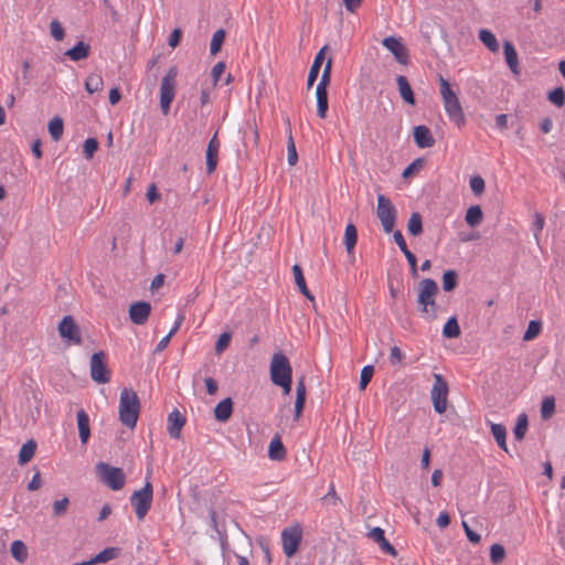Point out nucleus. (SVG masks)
I'll return each instance as SVG.
<instances>
[{"instance_id": "nucleus-39", "label": "nucleus", "mask_w": 565, "mask_h": 565, "mask_svg": "<svg viewBox=\"0 0 565 565\" xmlns=\"http://www.w3.org/2000/svg\"><path fill=\"white\" fill-rule=\"evenodd\" d=\"M10 551L13 558L20 563H23L28 558V550L22 541H13Z\"/></svg>"}, {"instance_id": "nucleus-19", "label": "nucleus", "mask_w": 565, "mask_h": 565, "mask_svg": "<svg viewBox=\"0 0 565 565\" xmlns=\"http://www.w3.org/2000/svg\"><path fill=\"white\" fill-rule=\"evenodd\" d=\"M503 53H504L505 62H507L510 71L514 75H520L521 68L519 65L518 53H516L513 44L510 41H504Z\"/></svg>"}, {"instance_id": "nucleus-27", "label": "nucleus", "mask_w": 565, "mask_h": 565, "mask_svg": "<svg viewBox=\"0 0 565 565\" xmlns=\"http://www.w3.org/2000/svg\"><path fill=\"white\" fill-rule=\"evenodd\" d=\"M491 434L493 435L498 446L503 451L508 452L507 445V429L502 424L490 423Z\"/></svg>"}, {"instance_id": "nucleus-45", "label": "nucleus", "mask_w": 565, "mask_h": 565, "mask_svg": "<svg viewBox=\"0 0 565 565\" xmlns=\"http://www.w3.org/2000/svg\"><path fill=\"white\" fill-rule=\"evenodd\" d=\"M332 60L329 58L324 65L321 78L317 85L318 89H327L331 79Z\"/></svg>"}, {"instance_id": "nucleus-2", "label": "nucleus", "mask_w": 565, "mask_h": 565, "mask_svg": "<svg viewBox=\"0 0 565 565\" xmlns=\"http://www.w3.org/2000/svg\"><path fill=\"white\" fill-rule=\"evenodd\" d=\"M438 294V285L431 278H424L418 284L417 302L420 307V312L426 320H435L437 318L438 305L436 303V296Z\"/></svg>"}, {"instance_id": "nucleus-1", "label": "nucleus", "mask_w": 565, "mask_h": 565, "mask_svg": "<svg viewBox=\"0 0 565 565\" xmlns=\"http://www.w3.org/2000/svg\"><path fill=\"white\" fill-rule=\"evenodd\" d=\"M438 82L445 113L451 122H454L458 128H461L466 124V117L458 95L451 89L450 84L446 78L439 76Z\"/></svg>"}, {"instance_id": "nucleus-9", "label": "nucleus", "mask_w": 565, "mask_h": 565, "mask_svg": "<svg viewBox=\"0 0 565 565\" xmlns=\"http://www.w3.org/2000/svg\"><path fill=\"white\" fill-rule=\"evenodd\" d=\"M97 472L102 481L111 490H120L125 484V473L120 468L111 467L105 462H98Z\"/></svg>"}, {"instance_id": "nucleus-51", "label": "nucleus", "mask_w": 565, "mask_h": 565, "mask_svg": "<svg viewBox=\"0 0 565 565\" xmlns=\"http://www.w3.org/2000/svg\"><path fill=\"white\" fill-rule=\"evenodd\" d=\"M98 149V141L95 138H87L83 146V152L86 159L93 158L94 153Z\"/></svg>"}, {"instance_id": "nucleus-40", "label": "nucleus", "mask_w": 565, "mask_h": 565, "mask_svg": "<svg viewBox=\"0 0 565 565\" xmlns=\"http://www.w3.org/2000/svg\"><path fill=\"white\" fill-rule=\"evenodd\" d=\"M408 233L413 236H417L423 231L422 216L418 212L412 213L407 223Z\"/></svg>"}, {"instance_id": "nucleus-49", "label": "nucleus", "mask_w": 565, "mask_h": 565, "mask_svg": "<svg viewBox=\"0 0 565 565\" xmlns=\"http://www.w3.org/2000/svg\"><path fill=\"white\" fill-rule=\"evenodd\" d=\"M470 189L473 194L480 195L484 192L486 183L484 180L480 175H473L469 181Z\"/></svg>"}, {"instance_id": "nucleus-30", "label": "nucleus", "mask_w": 565, "mask_h": 565, "mask_svg": "<svg viewBox=\"0 0 565 565\" xmlns=\"http://www.w3.org/2000/svg\"><path fill=\"white\" fill-rule=\"evenodd\" d=\"M36 443L33 439L24 443L19 452V463L21 466L28 463L34 457Z\"/></svg>"}, {"instance_id": "nucleus-17", "label": "nucleus", "mask_w": 565, "mask_h": 565, "mask_svg": "<svg viewBox=\"0 0 565 565\" xmlns=\"http://www.w3.org/2000/svg\"><path fill=\"white\" fill-rule=\"evenodd\" d=\"M414 140L422 149L430 148L435 145V138L433 137L430 129L424 125H419L414 128Z\"/></svg>"}, {"instance_id": "nucleus-24", "label": "nucleus", "mask_w": 565, "mask_h": 565, "mask_svg": "<svg viewBox=\"0 0 565 565\" xmlns=\"http://www.w3.org/2000/svg\"><path fill=\"white\" fill-rule=\"evenodd\" d=\"M89 45L83 41H79L76 45L65 52V55L74 62L82 61L89 55Z\"/></svg>"}, {"instance_id": "nucleus-13", "label": "nucleus", "mask_w": 565, "mask_h": 565, "mask_svg": "<svg viewBox=\"0 0 565 565\" xmlns=\"http://www.w3.org/2000/svg\"><path fill=\"white\" fill-rule=\"evenodd\" d=\"M382 44L394 55L399 64L407 65L409 63L408 51L399 38L386 36L383 39Z\"/></svg>"}, {"instance_id": "nucleus-52", "label": "nucleus", "mask_w": 565, "mask_h": 565, "mask_svg": "<svg viewBox=\"0 0 565 565\" xmlns=\"http://www.w3.org/2000/svg\"><path fill=\"white\" fill-rule=\"evenodd\" d=\"M374 374V367L372 365H365L360 374V388L364 390L366 385L371 382L372 376Z\"/></svg>"}, {"instance_id": "nucleus-60", "label": "nucleus", "mask_w": 565, "mask_h": 565, "mask_svg": "<svg viewBox=\"0 0 565 565\" xmlns=\"http://www.w3.org/2000/svg\"><path fill=\"white\" fill-rule=\"evenodd\" d=\"M305 403H306V397L296 396L295 416H294L295 420H298L300 418Z\"/></svg>"}, {"instance_id": "nucleus-36", "label": "nucleus", "mask_w": 565, "mask_h": 565, "mask_svg": "<svg viewBox=\"0 0 565 565\" xmlns=\"http://www.w3.org/2000/svg\"><path fill=\"white\" fill-rule=\"evenodd\" d=\"M460 333L461 331L457 318H449L443 328V335L447 339H456Z\"/></svg>"}, {"instance_id": "nucleus-18", "label": "nucleus", "mask_w": 565, "mask_h": 565, "mask_svg": "<svg viewBox=\"0 0 565 565\" xmlns=\"http://www.w3.org/2000/svg\"><path fill=\"white\" fill-rule=\"evenodd\" d=\"M393 239L398 245L401 252L405 255L412 271L415 274L416 273V268H417V258L408 249L402 232L398 231V230L393 232Z\"/></svg>"}, {"instance_id": "nucleus-34", "label": "nucleus", "mask_w": 565, "mask_h": 565, "mask_svg": "<svg viewBox=\"0 0 565 565\" xmlns=\"http://www.w3.org/2000/svg\"><path fill=\"white\" fill-rule=\"evenodd\" d=\"M356 241H358L356 227L352 223H349L345 226V232H344V245H345L347 252L349 254L353 253Z\"/></svg>"}, {"instance_id": "nucleus-5", "label": "nucleus", "mask_w": 565, "mask_h": 565, "mask_svg": "<svg viewBox=\"0 0 565 565\" xmlns=\"http://www.w3.org/2000/svg\"><path fill=\"white\" fill-rule=\"evenodd\" d=\"M153 498L152 484L147 481L142 489L135 491L130 497L131 505L138 520H143L151 508Z\"/></svg>"}, {"instance_id": "nucleus-35", "label": "nucleus", "mask_w": 565, "mask_h": 565, "mask_svg": "<svg viewBox=\"0 0 565 565\" xmlns=\"http://www.w3.org/2000/svg\"><path fill=\"white\" fill-rule=\"evenodd\" d=\"M317 98V115L320 118H326L328 111V92L327 89L316 88Z\"/></svg>"}, {"instance_id": "nucleus-26", "label": "nucleus", "mask_w": 565, "mask_h": 565, "mask_svg": "<svg viewBox=\"0 0 565 565\" xmlns=\"http://www.w3.org/2000/svg\"><path fill=\"white\" fill-rule=\"evenodd\" d=\"M396 83L403 100L408 105H415V97L407 78L404 75H398Z\"/></svg>"}, {"instance_id": "nucleus-4", "label": "nucleus", "mask_w": 565, "mask_h": 565, "mask_svg": "<svg viewBox=\"0 0 565 565\" xmlns=\"http://www.w3.org/2000/svg\"><path fill=\"white\" fill-rule=\"evenodd\" d=\"M178 76V70L175 66H171L167 74L163 76L160 85V108L163 115H167L170 110V105L175 96V79Z\"/></svg>"}, {"instance_id": "nucleus-53", "label": "nucleus", "mask_w": 565, "mask_h": 565, "mask_svg": "<svg viewBox=\"0 0 565 565\" xmlns=\"http://www.w3.org/2000/svg\"><path fill=\"white\" fill-rule=\"evenodd\" d=\"M50 32H51V35L56 41H62L64 39V36H65L64 28L61 24V22L57 21V20H52L51 21V23H50Z\"/></svg>"}, {"instance_id": "nucleus-38", "label": "nucleus", "mask_w": 565, "mask_h": 565, "mask_svg": "<svg viewBox=\"0 0 565 565\" xmlns=\"http://www.w3.org/2000/svg\"><path fill=\"white\" fill-rule=\"evenodd\" d=\"M49 132L54 141H58L62 138L64 124L63 119L58 116L52 118L49 122Z\"/></svg>"}, {"instance_id": "nucleus-22", "label": "nucleus", "mask_w": 565, "mask_h": 565, "mask_svg": "<svg viewBox=\"0 0 565 565\" xmlns=\"http://www.w3.org/2000/svg\"><path fill=\"white\" fill-rule=\"evenodd\" d=\"M233 413V402L231 397L224 398L218 402L214 408L215 419L218 422H226L230 419Z\"/></svg>"}, {"instance_id": "nucleus-63", "label": "nucleus", "mask_w": 565, "mask_h": 565, "mask_svg": "<svg viewBox=\"0 0 565 565\" xmlns=\"http://www.w3.org/2000/svg\"><path fill=\"white\" fill-rule=\"evenodd\" d=\"M449 523H450V518H449L448 513L447 512H440L439 515L436 519V524L440 529H444V527L448 526Z\"/></svg>"}, {"instance_id": "nucleus-62", "label": "nucleus", "mask_w": 565, "mask_h": 565, "mask_svg": "<svg viewBox=\"0 0 565 565\" xmlns=\"http://www.w3.org/2000/svg\"><path fill=\"white\" fill-rule=\"evenodd\" d=\"M204 383H205V386H206V392L209 395H214L216 392H217V383L214 379L212 377H206L204 380Z\"/></svg>"}, {"instance_id": "nucleus-37", "label": "nucleus", "mask_w": 565, "mask_h": 565, "mask_svg": "<svg viewBox=\"0 0 565 565\" xmlns=\"http://www.w3.org/2000/svg\"><path fill=\"white\" fill-rule=\"evenodd\" d=\"M103 86H104V79H103L102 75L93 73L86 77L85 89L89 94L99 92L103 88Z\"/></svg>"}, {"instance_id": "nucleus-29", "label": "nucleus", "mask_w": 565, "mask_h": 565, "mask_svg": "<svg viewBox=\"0 0 565 565\" xmlns=\"http://www.w3.org/2000/svg\"><path fill=\"white\" fill-rule=\"evenodd\" d=\"M479 40L488 47L489 51L495 53L499 51V42L495 35L488 29H481L479 31Z\"/></svg>"}, {"instance_id": "nucleus-21", "label": "nucleus", "mask_w": 565, "mask_h": 565, "mask_svg": "<svg viewBox=\"0 0 565 565\" xmlns=\"http://www.w3.org/2000/svg\"><path fill=\"white\" fill-rule=\"evenodd\" d=\"M220 142L217 141L216 135L210 140L206 149V169L211 173L215 170L217 164Z\"/></svg>"}, {"instance_id": "nucleus-32", "label": "nucleus", "mask_w": 565, "mask_h": 565, "mask_svg": "<svg viewBox=\"0 0 565 565\" xmlns=\"http://www.w3.org/2000/svg\"><path fill=\"white\" fill-rule=\"evenodd\" d=\"M529 427V419L525 413H521L516 417V423L513 428L514 438L519 441L523 440Z\"/></svg>"}, {"instance_id": "nucleus-6", "label": "nucleus", "mask_w": 565, "mask_h": 565, "mask_svg": "<svg viewBox=\"0 0 565 565\" xmlns=\"http://www.w3.org/2000/svg\"><path fill=\"white\" fill-rule=\"evenodd\" d=\"M376 215L382 224L384 232L387 234L392 233L395 225L397 211L392 201L384 194H379L377 196Z\"/></svg>"}, {"instance_id": "nucleus-57", "label": "nucleus", "mask_w": 565, "mask_h": 565, "mask_svg": "<svg viewBox=\"0 0 565 565\" xmlns=\"http://www.w3.org/2000/svg\"><path fill=\"white\" fill-rule=\"evenodd\" d=\"M423 167V160L416 159L411 164H408L405 170L403 171L402 175L403 178H408L412 175L415 171L419 170Z\"/></svg>"}, {"instance_id": "nucleus-23", "label": "nucleus", "mask_w": 565, "mask_h": 565, "mask_svg": "<svg viewBox=\"0 0 565 565\" xmlns=\"http://www.w3.org/2000/svg\"><path fill=\"white\" fill-rule=\"evenodd\" d=\"M292 274H294V278H295V284L296 286L298 287L299 291L310 301H313L315 300V297L309 291L307 285H306V279H305V276L302 274V269L301 267L298 265V264H295L292 266Z\"/></svg>"}, {"instance_id": "nucleus-46", "label": "nucleus", "mask_w": 565, "mask_h": 565, "mask_svg": "<svg viewBox=\"0 0 565 565\" xmlns=\"http://www.w3.org/2000/svg\"><path fill=\"white\" fill-rule=\"evenodd\" d=\"M505 556V550L504 547L499 544L494 543L490 547V559L493 564L498 565L500 564Z\"/></svg>"}, {"instance_id": "nucleus-15", "label": "nucleus", "mask_w": 565, "mask_h": 565, "mask_svg": "<svg viewBox=\"0 0 565 565\" xmlns=\"http://www.w3.org/2000/svg\"><path fill=\"white\" fill-rule=\"evenodd\" d=\"M184 424L185 418L178 409H173L171 413H169L167 419V430L169 436L173 439H179L181 437V430Z\"/></svg>"}, {"instance_id": "nucleus-11", "label": "nucleus", "mask_w": 565, "mask_h": 565, "mask_svg": "<svg viewBox=\"0 0 565 565\" xmlns=\"http://www.w3.org/2000/svg\"><path fill=\"white\" fill-rule=\"evenodd\" d=\"M90 377L98 384H106L110 381V371L105 361L103 351L93 353L90 358Z\"/></svg>"}, {"instance_id": "nucleus-54", "label": "nucleus", "mask_w": 565, "mask_h": 565, "mask_svg": "<svg viewBox=\"0 0 565 565\" xmlns=\"http://www.w3.org/2000/svg\"><path fill=\"white\" fill-rule=\"evenodd\" d=\"M231 338H232V335L230 332H223L218 337L216 344H215V352L217 354L222 353L230 345Z\"/></svg>"}, {"instance_id": "nucleus-20", "label": "nucleus", "mask_w": 565, "mask_h": 565, "mask_svg": "<svg viewBox=\"0 0 565 565\" xmlns=\"http://www.w3.org/2000/svg\"><path fill=\"white\" fill-rule=\"evenodd\" d=\"M76 416L81 443L86 445L90 437L89 416L84 409L77 411Z\"/></svg>"}, {"instance_id": "nucleus-55", "label": "nucleus", "mask_w": 565, "mask_h": 565, "mask_svg": "<svg viewBox=\"0 0 565 565\" xmlns=\"http://www.w3.org/2000/svg\"><path fill=\"white\" fill-rule=\"evenodd\" d=\"M541 330V324L537 321H530L526 331L524 332L523 339L525 341H530L534 339Z\"/></svg>"}, {"instance_id": "nucleus-61", "label": "nucleus", "mask_w": 565, "mask_h": 565, "mask_svg": "<svg viewBox=\"0 0 565 565\" xmlns=\"http://www.w3.org/2000/svg\"><path fill=\"white\" fill-rule=\"evenodd\" d=\"M181 35H182L181 30L180 29H174L172 31V33L170 34V36H169V42H168L169 45L171 47H175L179 44L180 40H181Z\"/></svg>"}, {"instance_id": "nucleus-64", "label": "nucleus", "mask_w": 565, "mask_h": 565, "mask_svg": "<svg viewBox=\"0 0 565 565\" xmlns=\"http://www.w3.org/2000/svg\"><path fill=\"white\" fill-rule=\"evenodd\" d=\"M495 127L499 130H504L508 127V116L505 114L498 115L495 117Z\"/></svg>"}, {"instance_id": "nucleus-43", "label": "nucleus", "mask_w": 565, "mask_h": 565, "mask_svg": "<svg viewBox=\"0 0 565 565\" xmlns=\"http://www.w3.org/2000/svg\"><path fill=\"white\" fill-rule=\"evenodd\" d=\"M287 160L290 166H295L298 160V154L295 146V141L291 135V128L288 127V142H287Z\"/></svg>"}, {"instance_id": "nucleus-58", "label": "nucleus", "mask_w": 565, "mask_h": 565, "mask_svg": "<svg viewBox=\"0 0 565 565\" xmlns=\"http://www.w3.org/2000/svg\"><path fill=\"white\" fill-rule=\"evenodd\" d=\"M403 356L404 355H403L401 349L395 345L391 349L388 360H390L391 364L396 365L402 362Z\"/></svg>"}, {"instance_id": "nucleus-56", "label": "nucleus", "mask_w": 565, "mask_h": 565, "mask_svg": "<svg viewBox=\"0 0 565 565\" xmlns=\"http://www.w3.org/2000/svg\"><path fill=\"white\" fill-rule=\"evenodd\" d=\"M461 524L468 540L473 544H478L481 541V536L475 531H472L466 521H462Z\"/></svg>"}, {"instance_id": "nucleus-31", "label": "nucleus", "mask_w": 565, "mask_h": 565, "mask_svg": "<svg viewBox=\"0 0 565 565\" xmlns=\"http://www.w3.org/2000/svg\"><path fill=\"white\" fill-rule=\"evenodd\" d=\"M483 220V212L479 205H472L467 210L465 221L470 227L478 226Z\"/></svg>"}, {"instance_id": "nucleus-3", "label": "nucleus", "mask_w": 565, "mask_h": 565, "mask_svg": "<svg viewBox=\"0 0 565 565\" xmlns=\"http://www.w3.org/2000/svg\"><path fill=\"white\" fill-rule=\"evenodd\" d=\"M140 412L138 395L131 388H124L119 398V419L128 428H135Z\"/></svg>"}, {"instance_id": "nucleus-50", "label": "nucleus", "mask_w": 565, "mask_h": 565, "mask_svg": "<svg viewBox=\"0 0 565 565\" xmlns=\"http://www.w3.org/2000/svg\"><path fill=\"white\" fill-rule=\"evenodd\" d=\"M70 505V500L67 497H64L60 500L54 501L53 503V513L55 516H62L67 512Z\"/></svg>"}, {"instance_id": "nucleus-7", "label": "nucleus", "mask_w": 565, "mask_h": 565, "mask_svg": "<svg viewBox=\"0 0 565 565\" xmlns=\"http://www.w3.org/2000/svg\"><path fill=\"white\" fill-rule=\"evenodd\" d=\"M270 380L274 383L285 382L292 379V367L288 358L282 352H275L270 360L269 366Z\"/></svg>"}, {"instance_id": "nucleus-25", "label": "nucleus", "mask_w": 565, "mask_h": 565, "mask_svg": "<svg viewBox=\"0 0 565 565\" xmlns=\"http://www.w3.org/2000/svg\"><path fill=\"white\" fill-rule=\"evenodd\" d=\"M327 46H323L316 55L315 60H313V63L310 67V71H309V74H308V78H307V87L310 88L313 83L316 82L318 75H319V71H320V67L323 63V58H324V51H326Z\"/></svg>"}, {"instance_id": "nucleus-42", "label": "nucleus", "mask_w": 565, "mask_h": 565, "mask_svg": "<svg viewBox=\"0 0 565 565\" xmlns=\"http://www.w3.org/2000/svg\"><path fill=\"white\" fill-rule=\"evenodd\" d=\"M224 38H225V31L222 29H220L213 33L212 40L210 43V52L212 55H215L216 53L220 52L221 46L224 42Z\"/></svg>"}, {"instance_id": "nucleus-41", "label": "nucleus", "mask_w": 565, "mask_h": 565, "mask_svg": "<svg viewBox=\"0 0 565 565\" xmlns=\"http://www.w3.org/2000/svg\"><path fill=\"white\" fill-rule=\"evenodd\" d=\"M458 284V274L452 270H446L443 275V289L445 291H451L457 287Z\"/></svg>"}, {"instance_id": "nucleus-8", "label": "nucleus", "mask_w": 565, "mask_h": 565, "mask_svg": "<svg viewBox=\"0 0 565 565\" xmlns=\"http://www.w3.org/2000/svg\"><path fill=\"white\" fill-rule=\"evenodd\" d=\"M448 384L441 374H434V384L430 391L433 406L436 413L443 414L447 408Z\"/></svg>"}, {"instance_id": "nucleus-10", "label": "nucleus", "mask_w": 565, "mask_h": 565, "mask_svg": "<svg viewBox=\"0 0 565 565\" xmlns=\"http://www.w3.org/2000/svg\"><path fill=\"white\" fill-rule=\"evenodd\" d=\"M60 337L67 344L79 345L82 343L81 329L72 316H65L57 326Z\"/></svg>"}, {"instance_id": "nucleus-47", "label": "nucleus", "mask_w": 565, "mask_h": 565, "mask_svg": "<svg viewBox=\"0 0 565 565\" xmlns=\"http://www.w3.org/2000/svg\"><path fill=\"white\" fill-rule=\"evenodd\" d=\"M555 411L554 397H545L541 405V416L543 419H548Z\"/></svg>"}, {"instance_id": "nucleus-16", "label": "nucleus", "mask_w": 565, "mask_h": 565, "mask_svg": "<svg viewBox=\"0 0 565 565\" xmlns=\"http://www.w3.org/2000/svg\"><path fill=\"white\" fill-rule=\"evenodd\" d=\"M367 536L379 544L382 552L391 556H396L397 552L395 547L385 539L383 529L375 526L367 533Z\"/></svg>"}, {"instance_id": "nucleus-28", "label": "nucleus", "mask_w": 565, "mask_h": 565, "mask_svg": "<svg viewBox=\"0 0 565 565\" xmlns=\"http://www.w3.org/2000/svg\"><path fill=\"white\" fill-rule=\"evenodd\" d=\"M285 456L286 450L280 440V437L275 436L269 443L268 457L271 460H281Z\"/></svg>"}, {"instance_id": "nucleus-14", "label": "nucleus", "mask_w": 565, "mask_h": 565, "mask_svg": "<svg viewBox=\"0 0 565 565\" xmlns=\"http://www.w3.org/2000/svg\"><path fill=\"white\" fill-rule=\"evenodd\" d=\"M151 312V306L147 301H138L129 308V319L137 326H142L147 322Z\"/></svg>"}, {"instance_id": "nucleus-12", "label": "nucleus", "mask_w": 565, "mask_h": 565, "mask_svg": "<svg viewBox=\"0 0 565 565\" xmlns=\"http://www.w3.org/2000/svg\"><path fill=\"white\" fill-rule=\"evenodd\" d=\"M302 539V530L300 525L296 524L286 527L281 532L282 551L286 556L291 557L298 550Z\"/></svg>"}, {"instance_id": "nucleus-59", "label": "nucleus", "mask_w": 565, "mask_h": 565, "mask_svg": "<svg viewBox=\"0 0 565 565\" xmlns=\"http://www.w3.org/2000/svg\"><path fill=\"white\" fill-rule=\"evenodd\" d=\"M224 70H225V64L223 62H217L213 66L211 74H212L214 83H217L220 81L221 75L224 73Z\"/></svg>"}, {"instance_id": "nucleus-44", "label": "nucleus", "mask_w": 565, "mask_h": 565, "mask_svg": "<svg viewBox=\"0 0 565 565\" xmlns=\"http://www.w3.org/2000/svg\"><path fill=\"white\" fill-rule=\"evenodd\" d=\"M547 98L556 107H562L565 104V90L563 87H556L548 93Z\"/></svg>"}, {"instance_id": "nucleus-33", "label": "nucleus", "mask_w": 565, "mask_h": 565, "mask_svg": "<svg viewBox=\"0 0 565 565\" xmlns=\"http://www.w3.org/2000/svg\"><path fill=\"white\" fill-rule=\"evenodd\" d=\"M119 555V548L117 547H106L102 552H99L97 555H95L90 561L93 562V565L95 564H103L107 563L109 561L115 559Z\"/></svg>"}, {"instance_id": "nucleus-48", "label": "nucleus", "mask_w": 565, "mask_h": 565, "mask_svg": "<svg viewBox=\"0 0 565 565\" xmlns=\"http://www.w3.org/2000/svg\"><path fill=\"white\" fill-rule=\"evenodd\" d=\"M544 225H545L544 216L541 213L536 212L534 214V220L532 223V232H533L534 238L537 244L540 242V234L542 233Z\"/></svg>"}]
</instances>
